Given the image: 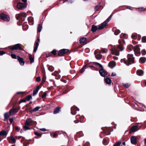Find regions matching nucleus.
Listing matches in <instances>:
<instances>
[{
  "mask_svg": "<svg viewBox=\"0 0 146 146\" xmlns=\"http://www.w3.org/2000/svg\"><path fill=\"white\" fill-rule=\"evenodd\" d=\"M112 15H111L103 23H102L101 25H99L98 27V28L97 26L94 25H92V28L91 29V31L93 32H94L96 31L97 29L99 30H101L103 29L104 27L107 24V23L110 20Z\"/></svg>",
  "mask_w": 146,
  "mask_h": 146,
  "instance_id": "obj_1",
  "label": "nucleus"
},
{
  "mask_svg": "<svg viewBox=\"0 0 146 146\" xmlns=\"http://www.w3.org/2000/svg\"><path fill=\"white\" fill-rule=\"evenodd\" d=\"M121 61L122 62H123L127 66H129L134 63V58L133 54H128L127 55V59L125 58L123 59H122Z\"/></svg>",
  "mask_w": 146,
  "mask_h": 146,
  "instance_id": "obj_2",
  "label": "nucleus"
},
{
  "mask_svg": "<svg viewBox=\"0 0 146 146\" xmlns=\"http://www.w3.org/2000/svg\"><path fill=\"white\" fill-rule=\"evenodd\" d=\"M124 48L121 45H118L117 48L114 47L112 49L111 52L113 54L116 56H119L120 51H122Z\"/></svg>",
  "mask_w": 146,
  "mask_h": 146,
  "instance_id": "obj_3",
  "label": "nucleus"
},
{
  "mask_svg": "<svg viewBox=\"0 0 146 146\" xmlns=\"http://www.w3.org/2000/svg\"><path fill=\"white\" fill-rule=\"evenodd\" d=\"M26 16V14L24 13H22L16 15V17L17 19L22 21H23L25 20V18Z\"/></svg>",
  "mask_w": 146,
  "mask_h": 146,
  "instance_id": "obj_4",
  "label": "nucleus"
},
{
  "mask_svg": "<svg viewBox=\"0 0 146 146\" xmlns=\"http://www.w3.org/2000/svg\"><path fill=\"white\" fill-rule=\"evenodd\" d=\"M133 50L136 56H138L140 54V48L137 45L134 47Z\"/></svg>",
  "mask_w": 146,
  "mask_h": 146,
  "instance_id": "obj_5",
  "label": "nucleus"
},
{
  "mask_svg": "<svg viewBox=\"0 0 146 146\" xmlns=\"http://www.w3.org/2000/svg\"><path fill=\"white\" fill-rule=\"evenodd\" d=\"M21 44H17L12 46L10 49L11 50H24L21 47Z\"/></svg>",
  "mask_w": 146,
  "mask_h": 146,
  "instance_id": "obj_6",
  "label": "nucleus"
},
{
  "mask_svg": "<svg viewBox=\"0 0 146 146\" xmlns=\"http://www.w3.org/2000/svg\"><path fill=\"white\" fill-rule=\"evenodd\" d=\"M0 18L1 19L7 21H9L10 19V18L8 16L3 13H2L1 14Z\"/></svg>",
  "mask_w": 146,
  "mask_h": 146,
  "instance_id": "obj_7",
  "label": "nucleus"
},
{
  "mask_svg": "<svg viewBox=\"0 0 146 146\" xmlns=\"http://www.w3.org/2000/svg\"><path fill=\"white\" fill-rule=\"evenodd\" d=\"M26 7V3H18L17 5V8L19 9H25Z\"/></svg>",
  "mask_w": 146,
  "mask_h": 146,
  "instance_id": "obj_8",
  "label": "nucleus"
},
{
  "mask_svg": "<svg viewBox=\"0 0 146 146\" xmlns=\"http://www.w3.org/2000/svg\"><path fill=\"white\" fill-rule=\"evenodd\" d=\"M79 109L75 106H73L71 108V113L73 115H75L77 111H79Z\"/></svg>",
  "mask_w": 146,
  "mask_h": 146,
  "instance_id": "obj_9",
  "label": "nucleus"
},
{
  "mask_svg": "<svg viewBox=\"0 0 146 146\" xmlns=\"http://www.w3.org/2000/svg\"><path fill=\"white\" fill-rule=\"evenodd\" d=\"M68 51V50L67 49H63L60 50L58 52V56H62L64 54L67 52Z\"/></svg>",
  "mask_w": 146,
  "mask_h": 146,
  "instance_id": "obj_10",
  "label": "nucleus"
},
{
  "mask_svg": "<svg viewBox=\"0 0 146 146\" xmlns=\"http://www.w3.org/2000/svg\"><path fill=\"white\" fill-rule=\"evenodd\" d=\"M18 110L17 108H13L9 111V113L10 115H13L15 114L18 111Z\"/></svg>",
  "mask_w": 146,
  "mask_h": 146,
  "instance_id": "obj_11",
  "label": "nucleus"
},
{
  "mask_svg": "<svg viewBox=\"0 0 146 146\" xmlns=\"http://www.w3.org/2000/svg\"><path fill=\"white\" fill-rule=\"evenodd\" d=\"M95 57L97 59L100 60L102 57V55L100 54V52L95 50L94 52Z\"/></svg>",
  "mask_w": 146,
  "mask_h": 146,
  "instance_id": "obj_12",
  "label": "nucleus"
},
{
  "mask_svg": "<svg viewBox=\"0 0 146 146\" xmlns=\"http://www.w3.org/2000/svg\"><path fill=\"white\" fill-rule=\"evenodd\" d=\"M40 42V39L39 38H38L37 39V41L35 42V45L34 47V49L33 52H36L39 45V43Z\"/></svg>",
  "mask_w": 146,
  "mask_h": 146,
  "instance_id": "obj_13",
  "label": "nucleus"
},
{
  "mask_svg": "<svg viewBox=\"0 0 146 146\" xmlns=\"http://www.w3.org/2000/svg\"><path fill=\"white\" fill-rule=\"evenodd\" d=\"M131 142V144L135 145L137 143L136 137L133 136H132L130 138Z\"/></svg>",
  "mask_w": 146,
  "mask_h": 146,
  "instance_id": "obj_14",
  "label": "nucleus"
},
{
  "mask_svg": "<svg viewBox=\"0 0 146 146\" xmlns=\"http://www.w3.org/2000/svg\"><path fill=\"white\" fill-rule=\"evenodd\" d=\"M17 60H18L21 66H23L25 64V62L23 59L19 56L17 57Z\"/></svg>",
  "mask_w": 146,
  "mask_h": 146,
  "instance_id": "obj_15",
  "label": "nucleus"
},
{
  "mask_svg": "<svg viewBox=\"0 0 146 146\" xmlns=\"http://www.w3.org/2000/svg\"><path fill=\"white\" fill-rule=\"evenodd\" d=\"M33 121L31 118H28L26 121L25 124L27 125L31 126L32 125L31 123Z\"/></svg>",
  "mask_w": 146,
  "mask_h": 146,
  "instance_id": "obj_16",
  "label": "nucleus"
},
{
  "mask_svg": "<svg viewBox=\"0 0 146 146\" xmlns=\"http://www.w3.org/2000/svg\"><path fill=\"white\" fill-rule=\"evenodd\" d=\"M99 72L101 76L103 77H105L106 71L104 70L103 68L99 70Z\"/></svg>",
  "mask_w": 146,
  "mask_h": 146,
  "instance_id": "obj_17",
  "label": "nucleus"
},
{
  "mask_svg": "<svg viewBox=\"0 0 146 146\" xmlns=\"http://www.w3.org/2000/svg\"><path fill=\"white\" fill-rule=\"evenodd\" d=\"M138 130V126L137 125H135L133 126L131 129L130 131L132 132H135Z\"/></svg>",
  "mask_w": 146,
  "mask_h": 146,
  "instance_id": "obj_18",
  "label": "nucleus"
},
{
  "mask_svg": "<svg viewBox=\"0 0 146 146\" xmlns=\"http://www.w3.org/2000/svg\"><path fill=\"white\" fill-rule=\"evenodd\" d=\"M40 108L39 106H37L34 109L31 110H30L29 112L30 113H32L33 112L37 111Z\"/></svg>",
  "mask_w": 146,
  "mask_h": 146,
  "instance_id": "obj_19",
  "label": "nucleus"
},
{
  "mask_svg": "<svg viewBox=\"0 0 146 146\" xmlns=\"http://www.w3.org/2000/svg\"><path fill=\"white\" fill-rule=\"evenodd\" d=\"M39 89V87L38 86H37L36 88L34 89L33 90V96H35V95L38 93V91Z\"/></svg>",
  "mask_w": 146,
  "mask_h": 146,
  "instance_id": "obj_20",
  "label": "nucleus"
},
{
  "mask_svg": "<svg viewBox=\"0 0 146 146\" xmlns=\"http://www.w3.org/2000/svg\"><path fill=\"white\" fill-rule=\"evenodd\" d=\"M110 131V128L108 127L106 128L104 131V133H106V135L110 134V133L109 132Z\"/></svg>",
  "mask_w": 146,
  "mask_h": 146,
  "instance_id": "obj_21",
  "label": "nucleus"
},
{
  "mask_svg": "<svg viewBox=\"0 0 146 146\" xmlns=\"http://www.w3.org/2000/svg\"><path fill=\"white\" fill-rule=\"evenodd\" d=\"M61 108L59 107H57L54 109V111H53V113L54 114H57L60 111Z\"/></svg>",
  "mask_w": 146,
  "mask_h": 146,
  "instance_id": "obj_22",
  "label": "nucleus"
},
{
  "mask_svg": "<svg viewBox=\"0 0 146 146\" xmlns=\"http://www.w3.org/2000/svg\"><path fill=\"white\" fill-rule=\"evenodd\" d=\"M113 31L114 32V34L115 35H117L120 33V31L119 30H116L115 27H114L112 29Z\"/></svg>",
  "mask_w": 146,
  "mask_h": 146,
  "instance_id": "obj_23",
  "label": "nucleus"
},
{
  "mask_svg": "<svg viewBox=\"0 0 146 146\" xmlns=\"http://www.w3.org/2000/svg\"><path fill=\"white\" fill-rule=\"evenodd\" d=\"M86 40V38L83 37L80 40V42L82 44H84Z\"/></svg>",
  "mask_w": 146,
  "mask_h": 146,
  "instance_id": "obj_24",
  "label": "nucleus"
},
{
  "mask_svg": "<svg viewBox=\"0 0 146 146\" xmlns=\"http://www.w3.org/2000/svg\"><path fill=\"white\" fill-rule=\"evenodd\" d=\"M144 72L141 70H138L137 71V74L140 76H142L143 75Z\"/></svg>",
  "mask_w": 146,
  "mask_h": 146,
  "instance_id": "obj_25",
  "label": "nucleus"
},
{
  "mask_svg": "<svg viewBox=\"0 0 146 146\" xmlns=\"http://www.w3.org/2000/svg\"><path fill=\"white\" fill-rule=\"evenodd\" d=\"M146 61V58L144 57H142L140 58L139 62L140 63H144Z\"/></svg>",
  "mask_w": 146,
  "mask_h": 146,
  "instance_id": "obj_26",
  "label": "nucleus"
},
{
  "mask_svg": "<svg viewBox=\"0 0 146 146\" xmlns=\"http://www.w3.org/2000/svg\"><path fill=\"white\" fill-rule=\"evenodd\" d=\"M7 134V131L3 130L0 132V136L6 135Z\"/></svg>",
  "mask_w": 146,
  "mask_h": 146,
  "instance_id": "obj_27",
  "label": "nucleus"
},
{
  "mask_svg": "<svg viewBox=\"0 0 146 146\" xmlns=\"http://www.w3.org/2000/svg\"><path fill=\"white\" fill-rule=\"evenodd\" d=\"M105 82L107 84H111V80L109 78H106L105 80Z\"/></svg>",
  "mask_w": 146,
  "mask_h": 146,
  "instance_id": "obj_28",
  "label": "nucleus"
},
{
  "mask_svg": "<svg viewBox=\"0 0 146 146\" xmlns=\"http://www.w3.org/2000/svg\"><path fill=\"white\" fill-rule=\"evenodd\" d=\"M9 113L8 112L5 113L4 114V121H5L6 119H7L9 117Z\"/></svg>",
  "mask_w": 146,
  "mask_h": 146,
  "instance_id": "obj_29",
  "label": "nucleus"
},
{
  "mask_svg": "<svg viewBox=\"0 0 146 146\" xmlns=\"http://www.w3.org/2000/svg\"><path fill=\"white\" fill-rule=\"evenodd\" d=\"M109 65L111 68H112L115 66V63L113 62H110Z\"/></svg>",
  "mask_w": 146,
  "mask_h": 146,
  "instance_id": "obj_30",
  "label": "nucleus"
},
{
  "mask_svg": "<svg viewBox=\"0 0 146 146\" xmlns=\"http://www.w3.org/2000/svg\"><path fill=\"white\" fill-rule=\"evenodd\" d=\"M42 26L40 24H38V27L37 28V32H40L42 30Z\"/></svg>",
  "mask_w": 146,
  "mask_h": 146,
  "instance_id": "obj_31",
  "label": "nucleus"
},
{
  "mask_svg": "<svg viewBox=\"0 0 146 146\" xmlns=\"http://www.w3.org/2000/svg\"><path fill=\"white\" fill-rule=\"evenodd\" d=\"M134 47L131 44L127 46V48L128 50H129L130 51H132L133 50Z\"/></svg>",
  "mask_w": 146,
  "mask_h": 146,
  "instance_id": "obj_32",
  "label": "nucleus"
},
{
  "mask_svg": "<svg viewBox=\"0 0 146 146\" xmlns=\"http://www.w3.org/2000/svg\"><path fill=\"white\" fill-rule=\"evenodd\" d=\"M29 58L30 60V63L32 64L34 62V58L32 57L31 54H29Z\"/></svg>",
  "mask_w": 146,
  "mask_h": 146,
  "instance_id": "obj_33",
  "label": "nucleus"
},
{
  "mask_svg": "<svg viewBox=\"0 0 146 146\" xmlns=\"http://www.w3.org/2000/svg\"><path fill=\"white\" fill-rule=\"evenodd\" d=\"M86 66H87L86 65H85V66H84L82 68L80 69V73H82L83 72H84L85 69H86Z\"/></svg>",
  "mask_w": 146,
  "mask_h": 146,
  "instance_id": "obj_34",
  "label": "nucleus"
},
{
  "mask_svg": "<svg viewBox=\"0 0 146 146\" xmlns=\"http://www.w3.org/2000/svg\"><path fill=\"white\" fill-rule=\"evenodd\" d=\"M25 98L27 101H29L31 99H32V97L31 95H29L27 96Z\"/></svg>",
  "mask_w": 146,
  "mask_h": 146,
  "instance_id": "obj_35",
  "label": "nucleus"
},
{
  "mask_svg": "<svg viewBox=\"0 0 146 146\" xmlns=\"http://www.w3.org/2000/svg\"><path fill=\"white\" fill-rule=\"evenodd\" d=\"M10 139L11 141L13 142V143H15L16 142V139L13 136H11Z\"/></svg>",
  "mask_w": 146,
  "mask_h": 146,
  "instance_id": "obj_36",
  "label": "nucleus"
},
{
  "mask_svg": "<svg viewBox=\"0 0 146 146\" xmlns=\"http://www.w3.org/2000/svg\"><path fill=\"white\" fill-rule=\"evenodd\" d=\"M121 143V142L120 141L116 142L113 145V146H119Z\"/></svg>",
  "mask_w": 146,
  "mask_h": 146,
  "instance_id": "obj_37",
  "label": "nucleus"
},
{
  "mask_svg": "<svg viewBox=\"0 0 146 146\" xmlns=\"http://www.w3.org/2000/svg\"><path fill=\"white\" fill-rule=\"evenodd\" d=\"M123 84V86H124L125 87H126L127 88H128L130 86V84L128 83Z\"/></svg>",
  "mask_w": 146,
  "mask_h": 146,
  "instance_id": "obj_38",
  "label": "nucleus"
},
{
  "mask_svg": "<svg viewBox=\"0 0 146 146\" xmlns=\"http://www.w3.org/2000/svg\"><path fill=\"white\" fill-rule=\"evenodd\" d=\"M120 37L121 38H126L127 37V36L125 34H122Z\"/></svg>",
  "mask_w": 146,
  "mask_h": 146,
  "instance_id": "obj_39",
  "label": "nucleus"
},
{
  "mask_svg": "<svg viewBox=\"0 0 146 146\" xmlns=\"http://www.w3.org/2000/svg\"><path fill=\"white\" fill-rule=\"evenodd\" d=\"M48 69L51 72H52L54 71V68L53 67H52L51 66H50L48 68Z\"/></svg>",
  "mask_w": 146,
  "mask_h": 146,
  "instance_id": "obj_40",
  "label": "nucleus"
},
{
  "mask_svg": "<svg viewBox=\"0 0 146 146\" xmlns=\"http://www.w3.org/2000/svg\"><path fill=\"white\" fill-rule=\"evenodd\" d=\"M138 11L140 12H142L143 11H145V9L143 7H140L138 8Z\"/></svg>",
  "mask_w": 146,
  "mask_h": 146,
  "instance_id": "obj_41",
  "label": "nucleus"
},
{
  "mask_svg": "<svg viewBox=\"0 0 146 146\" xmlns=\"http://www.w3.org/2000/svg\"><path fill=\"white\" fill-rule=\"evenodd\" d=\"M23 129L24 130L26 131L27 130H29L30 128H29L27 125H25L23 127Z\"/></svg>",
  "mask_w": 146,
  "mask_h": 146,
  "instance_id": "obj_42",
  "label": "nucleus"
},
{
  "mask_svg": "<svg viewBox=\"0 0 146 146\" xmlns=\"http://www.w3.org/2000/svg\"><path fill=\"white\" fill-rule=\"evenodd\" d=\"M108 49H102L101 50V52H102L103 53H106L108 52Z\"/></svg>",
  "mask_w": 146,
  "mask_h": 146,
  "instance_id": "obj_43",
  "label": "nucleus"
},
{
  "mask_svg": "<svg viewBox=\"0 0 146 146\" xmlns=\"http://www.w3.org/2000/svg\"><path fill=\"white\" fill-rule=\"evenodd\" d=\"M142 41L143 42H146V36H143L142 38Z\"/></svg>",
  "mask_w": 146,
  "mask_h": 146,
  "instance_id": "obj_44",
  "label": "nucleus"
},
{
  "mask_svg": "<svg viewBox=\"0 0 146 146\" xmlns=\"http://www.w3.org/2000/svg\"><path fill=\"white\" fill-rule=\"evenodd\" d=\"M11 57L14 59H16L17 58V56L16 55L14 54H11Z\"/></svg>",
  "mask_w": 146,
  "mask_h": 146,
  "instance_id": "obj_45",
  "label": "nucleus"
},
{
  "mask_svg": "<svg viewBox=\"0 0 146 146\" xmlns=\"http://www.w3.org/2000/svg\"><path fill=\"white\" fill-rule=\"evenodd\" d=\"M108 142L105 139H104L103 140V144L104 145H106L108 144Z\"/></svg>",
  "mask_w": 146,
  "mask_h": 146,
  "instance_id": "obj_46",
  "label": "nucleus"
},
{
  "mask_svg": "<svg viewBox=\"0 0 146 146\" xmlns=\"http://www.w3.org/2000/svg\"><path fill=\"white\" fill-rule=\"evenodd\" d=\"M27 101V100L26 99V98L25 99H22V100H21L19 102V104H20L21 103H22V102H26Z\"/></svg>",
  "mask_w": 146,
  "mask_h": 146,
  "instance_id": "obj_47",
  "label": "nucleus"
},
{
  "mask_svg": "<svg viewBox=\"0 0 146 146\" xmlns=\"http://www.w3.org/2000/svg\"><path fill=\"white\" fill-rule=\"evenodd\" d=\"M34 133L35 135L37 136H41V135L37 132H35Z\"/></svg>",
  "mask_w": 146,
  "mask_h": 146,
  "instance_id": "obj_48",
  "label": "nucleus"
},
{
  "mask_svg": "<svg viewBox=\"0 0 146 146\" xmlns=\"http://www.w3.org/2000/svg\"><path fill=\"white\" fill-rule=\"evenodd\" d=\"M56 50L54 49L51 52V53L53 55H55L56 54Z\"/></svg>",
  "mask_w": 146,
  "mask_h": 146,
  "instance_id": "obj_49",
  "label": "nucleus"
},
{
  "mask_svg": "<svg viewBox=\"0 0 146 146\" xmlns=\"http://www.w3.org/2000/svg\"><path fill=\"white\" fill-rule=\"evenodd\" d=\"M41 80L40 78V77H38L36 78V81L37 82H39Z\"/></svg>",
  "mask_w": 146,
  "mask_h": 146,
  "instance_id": "obj_50",
  "label": "nucleus"
},
{
  "mask_svg": "<svg viewBox=\"0 0 146 146\" xmlns=\"http://www.w3.org/2000/svg\"><path fill=\"white\" fill-rule=\"evenodd\" d=\"M5 53V52L3 51H0V56H2Z\"/></svg>",
  "mask_w": 146,
  "mask_h": 146,
  "instance_id": "obj_51",
  "label": "nucleus"
},
{
  "mask_svg": "<svg viewBox=\"0 0 146 146\" xmlns=\"http://www.w3.org/2000/svg\"><path fill=\"white\" fill-rule=\"evenodd\" d=\"M74 1V0H67V2L68 3H72Z\"/></svg>",
  "mask_w": 146,
  "mask_h": 146,
  "instance_id": "obj_52",
  "label": "nucleus"
},
{
  "mask_svg": "<svg viewBox=\"0 0 146 146\" xmlns=\"http://www.w3.org/2000/svg\"><path fill=\"white\" fill-rule=\"evenodd\" d=\"M46 94L45 92H44L42 96V98H44L46 97Z\"/></svg>",
  "mask_w": 146,
  "mask_h": 146,
  "instance_id": "obj_53",
  "label": "nucleus"
},
{
  "mask_svg": "<svg viewBox=\"0 0 146 146\" xmlns=\"http://www.w3.org/2000/svg\"><path fill=\"white\" fill-rule=\"evenodd\" d=\"M13 120V118H10L9 119V120L10 122L11 123H12Z\"/></svg>",
  "mask_w": 146,
  "mask_h": 146,
  "instance_id": "obj_54",
  "label": "nucleus"
},
{
  "mask_svg": "<svg viewBox=\"0 0 146 146\" xmlns=\"http://www.w3.org/2000/svg\"><path fill=\"white\" fill-rule=\"evenodd\" d=\"M15 129L16 131H19L20 130L18 126H16L15 127Z\"/></svg>",
  "mask_w": 146,
  "mask_h": 146,
  "instance_id": "obj_55",
  "label": "nucleus"
},
{
  "mask_svg": "<svg viewBox=\"0 0 146 146\" xmlns=\"http://www.w3.org/2000/svg\"><path fill=\"white\" fill-rule=\"evenodd\" d=\"M40 130H41V131H46V129H45V128H44L40 129Z\"/></svg>",
  "mask_w": 146,
  "mask_h": 146,
  "instance_id": "obj_56",
  "label": "nucleus"
},
{
  "mask_svg": "<svg viewBox=\"0 0 146 146\" xmlns=\"http://www.w3.org/2000/svg\"><path fill=\"white\" fill-rule=\"evenodd\" d=\"M116 75V74L115 72H113L111 74V76H114Z\"/></svg>",
  "mask_w": 146,
  "mask_h": 146,
  "instance_id": "obj_57",
  "label": "nucleus"
},
{
  "mask_svg": "<svg viewBox=\"0 0 146 146\" xmlns=\"http://www.w3.org/2000/svg\"><path fill=\"white\" fill-rule=\"evenodd\" d=\"M52 136L54 137H55L56 135V133H52Z\"/></svg>",
  "mask_w": 146,
  "mask_h": 146,
  "instance_id": "obj_58",
  "label": "nucleus"
},
{
  "mask_svg": "<svg viewBox=\"0 0 146 146\" xmlns=\"http://www.w3.org/2000/svg\"><path fill=\"white\" fill-rule=\"evenodd\" d=\"M99 5H96L95 7V9L97 11L98 10V8L99 7Z\"/></svg>",
  "mask_w": 146,
  "mask_h": 146,
  "instance_id": "obj_59",
  "label": "nucleus"
},
{
  "mask_svg": "<svg viewBox=\"0 0 146 146\" xmlns=\"http://www.w3.org/2000/svg\"><path fill=\"white\" fill-rule=\"evenodd\" d=\"M98 66H99V67H100V68H101V69H102V68H103L102 65L101 64H98Z\"/></svg>",
  "mask_w": 146,
  "mask_h": 146,
  "instance_id": "obj_60",
  "label": "nucleus"
},
{
  "mask_svg": "<svg viewBox=\"0 0 146 146\" xmlns=\"http://www.w3.org/2000/svg\"><path fill=\"white\" fill-rule=\"evenodd\" d=\"M80 117L79 115H77L76 116V118L77 119H78Z\"/></svg>",
  "mask_w": 146,
  "mask_h": 146,
  "instance_id": "obj_61",
  "label": "nucleus"
},
{
  "mask_svg": "<svg viewBox=\"0 0 146 146\" xmlns=\"http://www.w3.org/2000/svg\"><path fill=\"white\" fill-rule=\"evenodd\" d=\"M23 92H17V94H19L23 93Z\"/></svg>",
  "mask_w": 146,
  "mask_h": 146,
  "instance_id": "obj_62",
  "label": "nucleus"
},
{
  "mask_svg": "<svg viewBox=\"0 0 146 146\" xmlns=\"http://www.w3.org/2000/svg\"><path fill=\"white\" fill-rule=\"evenodd\" d=\"M94 63V64L95 65H98V64H100V63H98V62H95Z\"/></svg>",
  "mask_w": 146,
  "mask_h": 146,
  "instance_id": "obj_63",
  "label": "nucleus"
},
{
  "mask_svg": "<svg viewBox=\"0 0 146 146\" xmlns=\"http://www.w3.org/2000/svg\"><path fill=\"white\" fill-rule=\"evenodd\" d=\"M145 145L146 146V138L145 139L144 141Z\"/></svg>",
  "mask_w": 146,
  "mask_h": 146,
  "instance_id": "obj_64",
  "label": "nucleus"
}]
</instances>
